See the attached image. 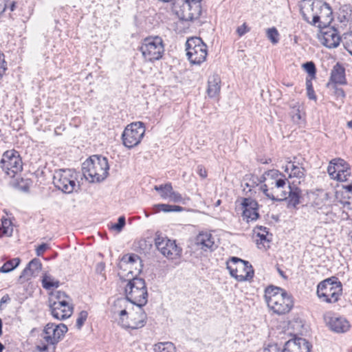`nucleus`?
I'll return each instance as SVG.
<instances>
[{
  "instance_id": "26",
  "label": "nucleus",
  "mask_w": 352,
  "mask_h": 352,
  "mask_svg": "<svg viewBox=\"0 0 352 352\" xmlns=\"http://www.w3.org/2000/svg\"><path fill=\"white\" fill-rule=\"evenodd\" d=\"M221 91V78L219 74L210 76L208 80L207 94L210 98L217 97Z\"/></svg>"
},
{
  "instance_id": "20",
  "label": "nucleus",
  "mask_w": 352,
  "mask_h": 352,
  "mask_svg": "<svg viewBox=\"0 0 352 352\" xmlns=\"http://www.w3.org/2000/svg\"><path fill=\"white\" fill-rule=\"evenodd\" d=\"M243 219L247 222L256 221L259 217L258 203L251 198H243L241 203Z\"/></svg>"
},
{
  "instance_id": "15",
  "label": "nucleus",
  "mask_w": 352,
  "mask_h": 352,
  "mask_svg": "<svg viewBox=\"0 0 352 352\" xmlns=\"http://www.w3.org/2000/svg\"><path fill=\"white\" fill-rule=\"evenodd\" d=\"M67 330V327L65 324L48 323L41 335L42 338L41 340L47 344H56L63 338Z\"/></svg>"
},
{
  "instance_id": "17",
  "label": "nucleus",
  "mask_w": 352,
  "mask_h": 352,
  "mask_svg": "<svg viewBox=\"0 0 352 352\" xmlns=\"http://www.w3.org/2000/svg\"><path fill=\"white\" fill-rule=\"evenodd\" d=\"M232 261L237 263L234 269L230 267V274L238 281L249 280L253 278L254 270L248 261L237 257H232Z\"/></svg>"
},
{
  "instance_id": "57",
  "label": "nucleus",
  "mask_w": 352,
  "mask_h": 352,
  "mask_svg": "<svg viewBox=\"0 0 352 352\" xmlns=\"http://www.w3.org/2000/svg\"><path fill=\"white\" fill-rule=\"evenodd\" d=\"M263 352H281L280 349H278L276 346H271L270 349H265Z\"/></svg>"
},
{
  "instance_id": "32",
  "label": "nucleus",
  "mask_w": 352,
  "mask_h": 352,
  "mask_svg": "<svg viewBox=\"0 0 352 352\" xmlns=\"http://www.w3.org/2000/svg\"><path fill=\"white\" fill-rule=\"evenodd\" d=\"M287 192L284 188H274L272 187L271 200L275 201L287 200Z\"/></svg>"
},
{
  "instance_id": "33",
  "label": "nucleus",
  "mask_w": 352,
  "mask_h": 352,
  "mask_svg": "<svg viewBox=\"0 0 352 352\" xmlns=\"http://www.w3.org/2000/svg\"><path fill=\"white\" fill-rule=\"evenodd\" d=\"M155 352H175V346L170 342H159L154 345Z\"/></svg>"
},
{
  "instance_id": "14",
  "label": "nucleus",
  "mask_w": 352,
  "mask_h": 352,
  "mask_svg": "<svg viewBox=\"0 0 352 352\" xmlns=\"http://www.w3.org/2000/svg\"><path fill=\"white\" fill-rule=\"evenodd\" d=\"M155 245L158 251L169 260L179 258L182 252V249L177 246L175 241L170 240L167 237L156 236Z\"/></svg>"
},
{
  "instance_id": "4",
  "label": "nucleus",
  "mask_w": 352,
  "mask_h": 352,
  "mask_svg": "<svg viewBox=\"0 0 352 352\" xmlns=\"http://www.w3.org/2000/svg\"><path fill=\"white\" fill-rule=\"evenodd\" d=\"M126 300L135 305L144 306L148 301V291L143 278L133 277L127 280L124 287Z\"/></svg>"
},
{
  "instance_id": "59",
  "label": "nucleus",
  "mask_w": 352,
  "mask_h": 352,
  "mask_svg": "<svg viewBox=\"0 0 352 352\" xmlns=\"http://www.w3.org/2000/svg\"><path fill=\"white\" fill-rule=\"evenodd\" d=\"M66 295L64 292H57V294L56 296V298L58 299V300H63L62 298L65 297Z\"/></svg>"
},
{
  "instance_id": "6",
  "label": "nucleus",
  "mask_w": 352,
  "mask_h": 352,
  "mask_svg": "<svg viewBox=\"0 0 352 352\" xmlns=\"http://www.w3.org/2000/svg\"><path fill=\"white\" fill-rule=\"evenodd\" d=\"M342 294V285L337 277L331 276L321 281L317 287V295L323 302L335 303Z\"/></svg>"
},
{
  "instance_id": "23",
  "label": "nucleus",
  "mask_w": 352,
  "mask_h": 352,
  "mask_svg": "<svg viewBox=\"0 0 352 352\" xmlns=\"http://www.w3.org/2000/svg\"><path fill=\"white\" fill-rule=\"evenodd\" d=\"M327 323L331 331L338 333L346 332L350 328L349 322L341 316L329 317Z\"/></svg>"
},
{
  "instance_id": "31",
  "label": "nucleus",
  "mask_w": 352,
  "mask_h": 352,
  "mask_svg": "<svg viewBox=\"0 0 352 352\" xmlns=\"http://www.w3.org/2000/svg\"><path fill=\"white\" fill-rule=\"evenodd\" d=\"M154 212L163 211L164 212H180L183 210L182 207L175 205H169L166 204H155L153 207Z\"/></svg>"
},
{
  "instance_id": "44",
  "label": "nucleus",
  "mask_w": 352,
  "mask_h": 352,
  "mask_svg": "<svg viewBox=\"0 0 352 352\" xmlns=\"http://www.w3.org/2000/svg\"><path fill=\"white\" fill-rule=\"evenodd\" d=\"M28 266L33 271V273L38 272L41 269V263L37 258L32 259L28 265Z\"/></svg>"
},
{
  "instance_id": "42",
  "label": "nucleus",
  "mask_w": 352,
  "mask_h": 352,
  "mask_svg": "<svg viewBox=\"0 0 352 352\" xmlns=\"http://www.w3.org/2000/svg\"><path fill=\"white\" fill-rule=\"evenodd\" d=\"M265 175H267L268 179L270 180V182L276 180L280 177H284V174L275 169L265 171Z\"/></svg>"
},
{
  "instance_id": "41",
  "label": "nucleus",
  "mask_w": 352,
  "mask_h": 352,
  "mask_svg": "<svg viewBox=\"0 0 352 352\" xmlns=\"http://www.w3.org/2000/svg\"><path fill=\"white\" fill-rule=\"evenodd\" d=\"M286 181L287 179L284 175V177H280L276 180L270 182L269 184L271 187H274V188H285V187H286Z\"/></svg>"
},
{
  "instance_id": "19",
  "label": "nucleus",
  "mask_w": 352,
  "mask_h": 352,
  "mask_svg": "<svg viewBox=\"0 0 352 352\" xmlns=\"http://www.w3.org/2000/svg\"><path fill=\"white\" fill-rule=\"evenodd\" d=\"M316 212L315 217L320 223H331L337 219V215L332 211V207L329 205H320L316 203L314 206Z\"/></svg>"
},
{
  "instance_id": "54",
  "label": "nucleus",
  "mask_w": 352,
  "mask_h": 352,
  "mask_svg": "<svg viewBox=\"0 0 352 352\" xmlns=\"http://www.w3.org/2000/svg\"><path fill=\"white\" fill-rule=\"evenodd\" d=\"M307 96L311 100H316V96L314 93V88L307 89Z\"/></svg>"
},
{
  "instance_id": "27",
  "label": "nucleus",
  "mask_w": 352,
  "mask_h": 352,
  "mask_svg": "<svg viewBox=\"0 0 352 352\" xmlns=\"http://www.w3.org/2000/svg\"><path fill=\"white\" fill-rule=\"evenodd\" d=\"M284 170L288 174L289 178L295 177L300 179L305 176V169L301 166L296 165L291 161L288 162Z\"/></svg>"
},
{
  "instance_id": "50",
  "label": "nucleus",
  "mask_w": 352,
  "mask_h": 352,
  "mask_svg": "<svg viewBox=\"0 0 352 352\" xmlns=\"http://www.w3.org/2000/svg\"><path fill=\"white\" fill-rule=\"evenodd\" d=\"M306 70L308 76L307 78H309L312 80L313 79H315L316 78V67H304Z\"/></svg>"
},
{
  "instance_id": "28",
  "label": "nucleus",
  "mask_w": 352,
  "mask_h": 352,
  "mask_svg": "<svg viewBox=\"0 0 352 352\" xmlns=\"http://www.w3.org/2000/svg\"><path fill=\"white\" fill-rule=\"evenodd\" d=\"M334 85H346L347 83L345 76L344 67H334L331 71L330 81Z\"/></svg>"
},
{
  "instance_id": "3",
  "label": "nucleus",
  "mask_w": 352,
  "mask_h": 352,
  "mask_svg": "<svg viewBox=\"0 0 352 352\" xmlns=\"http://www.w3.org/2000/svg\"><path fill=\"white\" fill-rule=\"evenodd\" d=\"M109 166L107 159L93 155L82 164V171L85 178L90 182L103 181L109 175Z\"/></svg>"
},
{
  "instance_id": "51",
  "label": "nucleus",
  "mask_w": 352,
  "mask_h": 352,
  "mask_svg": "<svg viewBox=\"0 0 352 352\" xmlns=\"http://www.w3.org/2000/svg\"><path fill=\"white\" fill-rule=\"evenodd\" d=\"M292 113V120L294 122H298L302 119L301 113L300 112V110L298 109H294Z\"/></svg>"
},
{
  "instance_id": "10",
  "label": "nucleus",
  "mask_w": 352,
  "mask_h": 352,
  "mask_svg": "<svg viewBox=\"0 0 352 352\" xmlns=\"http://www.w3.org/2000/svg\"><path fill=\"white\" fill-rule=\"evenodd\" d=\"M0 167L10 178L20 173L23 170V162L19 152L14 149L5 151L0 161Z\"/></svg>"
},
{
  "instance_id": "38",
  "label": "nucleus",
  "mask_w": 352,
  "mask_h": 352,
  "mask_svg": "<svg viewBox=\"0 0 352 352\" xmlns=\"http://www.w3.org/2000/svg\"><path fill=\"white\" fill-rule=\"evenodd\" d=\"M327 87L333 91V94L336 97L337 99L340 98L342 102H343V100L345 98L346 95L344 90L342 88H338L337 85H334L331 82H328L327 84Z\"/></svg>"
},
{
  "instance_id": "18",
  "label": "nucleus",
  "mask_w": 352,
  "mask_h": 352,
  "mask_svg": "<svg viewBox=\"0 0 352 352\" xmlns=\"http://www.w3.org/2000/svg\"><path fill=\"white\" fill-rule=\"evenodd\" d=\"M50 309L52 316L59 320L69 318L73 313V307L65 300L54 301Z\"/></svg>"
},
{
  "instance_id": "55",
  "label": "nucleus",
  "mask_w": 352,
  "mask_h": 352,
  "mask_svg": "<svg viewBox=\"0 0 352 352\" xmlns=\"http://www.w3.org/2000/svg\"><path fill=\"white\" fill-rule=\"evenodd\" d=\"M237 265L238 264L236 262H234L232 261V257L230 260L228 262H227V269L230 271V267H232V268L233 267V269H234Z\"/></svg>"
},
{
  "instance_id": "45",
  "label": "nucleus",
  "mask_w": 352,
  "mask_h": 352,
  "mask_svg": "<svg viewBox=\"0 0 352 352\" xmlns=\"http://www.w3.org/2000/svg\"><path fill=\"white\" fill-rule=\"evenodd\" d=\"M34 274L33 271L27 265L25 268L22 271L19 280L22 282L27 280Z\"/></svg>"
},
{
  "instance_id": "61",
  "label": "nucleus",
  "mask_w": 352,
  "mask_h": 352,
  "mask_svg": "<svg viewBox=\"0 0 352 352\" xmlns=\"http://www.w3.org/2000/svg\"><path fill=\"white\" fill-rule=\"evenodd\" d=\"M344 188L346 190V192L352 194V184L346 185L344 186Z\"/></svg>"
},
{
  "instance_id": "52",
  "label": "nucleus",
  "mask_w": 352,
  "mask_h": 352,
  "mask_svg": "<svg viewBox=\"0 0 352 352\" xmlns=\"http://www.w3.org/2000/svg\"><path fill=\"white\" fill-rule=\"evenodd\" d=\"M197 173L199 174V175L201 177H202L204 179L207 177V171H206V168L201 165L198 166Z\"/></svg>"
},
{
  "instance_id": "43",
  "label": "nucleus",
  "mask_w": 352,
  "mask_h": 352,
  "mask_svg": "<svg viewBox=\"0 0 352 352\" xmlns=\"http://www.w3.org/2000/svg\"><path fill=\"white\" fill-rule=\"evenodd\" d=\"M88 316V313L86 311H82L80 312L78 318L76 320V326L78 329H80L85 322L86 321Z\"/></svg>"
},
{
  "instance_id": "37",
  "label": "nucleus",
  "mask_w": 352,
  "mask_h": 352,
  "mask_svg": "<svg viewBox=\"0 0 352 352\" xmlns=\"http://www.w3.org/2000/svg\"><path fill=\"white\" fill-rule=\"evenodd\" d=\"M265 32L267 38L273 45H276L279 42L280 34L276 28H267Z\"/></svg>"
},
{
  "instance_id": "56",
  "label": "nucleus",
  "mask_w": 352,
  "mask_h": 352,
  "mask_svg": "<svg viewBox=\"0 0 352 352\" xmlns=\"http://www.w3.org/2000/svg\"><path fill=\"white\" fill-rule=\"evenodd\" d=\"M257 180L259 183L262 184L269 179H268L267 175H265V172L259 178H257Z\"/></svg>"
},
{
  "instance_id": "16",
  "label": "nucleus",
  "mask_w": 352,
  "mask_h": 352,
  "mask_svg": "<svg viewBox=\"0 0 352 352\" xmlns=\"http://www.w3.org/2000/svg\"><path fill=\"white\" fill-rule=\"evenodd\" d=\"M327 172L331 179L344 182L350 175V166L344 160L335 158L330 161Z\"/></svg>"
},
{
  "instance_id": "49",
  "label": "nucleus",
  "mask_w": 352,
  "mask_h": 352,
  "mask_svg": "<svg viewBox=\"0 0 352 352\" xmlns=\"http://www.w3.org/2000/svg\"><path fill=\"white\" fill-rule=\"evenodd\" d=\"M34 352H49L48 344H47L45 342H43V340H41L40 343L36 345Z\"/></svg>"
},
{
  "instance_id": "39",
  "label": "nucleus",
  "mask_w": 352,
  "mask_h": 352,
  "mask_svg": "<svg viewBox=\"0 0 352 352\" xmlns=\"http://www.w3.org/2000/svg\"><path fill=\"white\" fill-rule=\"evenodd\" d=\"M1 233H3L6 236H10L13 231L11 221L8 219H2L1 224Z\"/></svg>"
},
{
  "instance_id": "25",
  "label": "nucleus",
  "mask_w": 352,
  "mask_h": 352,
  "mask_svg": "<svg viewBox=\"0 0 352 352\" xmlns=\"http://www.w3.org/2000/svg\"><path fill=\"white\" fill-rule=\"evenodd\" d=\"M196 244L204 251H212L216 248L214 237L208 232L199 233L196 237Z\"/></svg>"
},
{
  "instance_id": "62",
  "label": "nucleus",
  "mask_w": 352,
  "mask_h": 352,
  "mask_svg": "<svg viewBox=\"0 0 352 352\" xmlns=\"http://www.w3.org/2000/svg\"><path fill=\"white\" fill-rule=\"evenodd\" d=\"M6 10V5L3 1L0 2V14Z\"/></svg>"
},
{
  "instance_id": "64",
  "label": "nucleus",
  "mask_w": 352,
  "mask_h": 352,
  "mask_svg": "<svg viewBox=\"0 0 352 352\" xmlns=\"http://www.w3.org/2000/svg\"><path fill=\"white\" fill-rule=\"evenodd\" d=\"M7 67H0V78L5 74Z\"/></svg>"
},
{
  "instance_id": "5",
  "label": "nucleus",
  "mask_w": 352,
  "mask_h": 352,
  "mask_svg": "<svg viewBox=\"0 0 352 352\" xmlns=\"http://www.w3.org/2000/svg\"><path fill=\"white\" fill-rule=\"evenodd\" d=\"M319 39L328 48L336 47L342 41L344 47L352 55V32L344 34L341 38L336 28L327 27V25L322 26Z\"/></svg>"
},
{
  "instance_id": "46",
  "label": "nucleus",
  "mask_w": 352,
  "mask_h": 352,
  "mask_svg": "<svg viewBox=\"0 0 352 352\" xmlns=\"http://www.w3.org/2000/svg\"><path fill=\"white\" fill-rule=\"evenodd\" d=\"M168 199H170V201L176 203H179L183 201V198L181 194L179 193L178 192L174 191L173 189L169 194Z\"/></svg>"
},
{
  "instance_id": "48",
  "label": "nucleus",
  "mask_w": 352,
  "mask_h": 352,
  "mask_svg": "<svg viewBox=\"0 0 352 352\" xmlns=\"http://www.w3.org/2000/svg\"><path fill=\"white\" fill-rule=\"evenodd\" d=\"M50 248V245L47 243H42L36 249V254L38 256H41L43 253Z\"/></svg>"
},
{
  "instance_id": "63",
  "label": "nucleus",
  "mask_w": 352,
  "mask_h": 352,
  "mask_svg": "<svg viewBox=\"0 0 352 352\" xmlns=\"http://www.w3.org/2000/svg\"><path fill=\"white\" fill-rule=\"evenodd\" d=\"M8 300H10V298L8 295L6 296H4L2 297L1 300V303H4V302H6Z\"/></svg>"
},
{
  "instance_id": "53",
  "label": "nucleus",
  "mask_w": 352,
  "mask_h": 352,
  "mask_svg": "<svg viewBox=\"0 0 352 352\" xmlns=\"http://www.w3.org/2000/svg\"><path fill=\"white\" fill-rule=\"evenodd\" d=\"M248 30H247V27L245 24L237 28V32L239 36H242L245 34Z\"/></svg>"
},
{
  "instance_id": "34",
  "label": "nucleus",
  "mask_w": 352,
  "mask_h": 352,
  "mask_svg": "<svg viewBox=\"0 0 352 352\" xmlns=\"http://www.w3.org/2000/svg\"><path fill=\"white\" fill-rule=\"evenodd\" d=\"M59 281L51 276L45 275L42 280L43 287L46 289L57 288L59 286Z\"/></svg>"
},
{
  "instance_id": "13",
  "label": "nucleus",
  "mask_w": 352,
  "mask_h": 352,
  "mask_svg": "<svg viewBox=\"0 0 352 352\" xmlns=\"http://www.w3.org/2000/svg\"><path fill=\"white\" fill-rule=\"evenodd\" d=\"M186 55L192 64L202 63L207 56V47L199 38H191L186 41Z\"/></svg>"
},
{
  "instance_id": "47",
  "label": "nucleus",
  "mask_w": 352,
  "mask_h": 352,
  "mask_svg": "<svg viewBox=\"0 0 352 352\" xmlns=\"http://www.w3.org/2000/svg\"><path fill=\"white\" fill-rule=\"evenodd\" d=\"M259 190L265 195L266 197L271 199L272 187L269 188L267 184H263L260 186Z\"/></svg>"
},
{
  "instance_id": "30",
  "label": "nucleus",
  "mask_w": 352,
  "mask_h": 352,
  "mask_svg": "<svg viewBox=\"0 0 352 352\" xmlns=\"http://www.w3.org/2000/svg\"><path fill=\"white\" fill-rule=\"evenodd\" d=\"M338 19L340 23H352V8L350 5H343L340 7Z\"/></svg>"
},
{
  "instance_id": "12",
  "label": "nucleus",
  "mask_w": 352,
  "mask_h": 352,
  "mask_svg": "<svg viewBox=\"0 0 352 352\" xmlns=\"http://www.w3.org/2000/svg\"><path fill=\"white\" fill-rule=\"evenodd\" d=\"M145 127L141 122H133L124 129L122 140L123 144L131 148L138 145L144 135Z\"/></svg>"
},
{
  "instance_id": "40",
  "label": "nucleus",
  "mask_w": 352,
  "mask_h": 352,
  "mask_svg": "<svg viewBox=\"0 0 352 352\" xmlns=\"http://www.w3.org/2000/svg\"><path fill=\"white\" fill-rule=\"evenodd\" d=\"M126 223L125 217L121 216L118 218V223L111 224L110 229L116 230L118 232L122 231Z\"/></svg>"
},
{
  "instance_id": "9",
  "label": "nucleus",
  "mask_w": 352,
  "mask_h": 352,
  "mask_svg": "<svg viewBox=\"0 0 352 352\" xmlns=\"http://www.w3.org/2000/svg\"><path fill=\"white\" fill-rule=\"evenodd\" d=\"M201 0H177L173 3L176 14L184 21L197 19L201 13Z\"/></svg>"
},
{
  "instance_id": "21",
  "label": "nucleus",
  "mask_w": 352,
  "mask_h": 352,
  "mask_svg": "<svg viewBox=\"0 0 352 352\" xmlns=\"http://www.w3.org/2000/svg\"><path fill=\"white\" fill-rule=\"evenodd\" d=\"M312 345L305 338H295L288 340L281 352H311Z\"/></svg>"
},
{
  "instance_id": "36",
  "label": "nucleus",
  "mask_w": 352,
  "mask_h": 352,
  "mask_svg": "<svg viewBox=\"0 0 352 352\" xmlns=\"http://www.w3.org/2000/svg\"><path fill=\"white\" fill-rule=\"evenodd\" d=\"M20 263L19 258H14L6 262L2 267H0V272L8 273L14 270Z\"/></svg>"
},
{
  "instance_id": "2",
  "label": "nucleus",
  "mask_w": 352,
  "mask_h": 352,
  "mask_svg": "<svg viewBox=\"0 0 352 352\" xmlns=\"http://www.w3.org/2000/svg\"><path fill=\"white\" fill-rule=\"evenodd\" d=\"M264 296L269 309L277 315L286 314L294 307L292 296L280 287L273 285L267 287Z\"/></svg>"
},
{
  "instance_id": "1",
  "label": "nucleus",
  "mask_w": 352,
  "mask_h": 352,
  "mask_svg": "<svg viewBox=\"0 0 352 352\" xmlns=\"http://www.w3.org/2000/svg\"><path fill=\"white\" fill-rule=\"evenodd\" d=\"M303 17L310 24L320 29L332 20V11L329 6L320 0L305 3L302 8Z\"/></svg>"
},
{
  "instance_id": "60",
  "label": "nucleus",
  "mask_w": 352,
  "mask_h": 352,
  "mask_svg": "<svg viewBox=\"0 0 352 352\" xmlns=\"http://www.w3.org/2000/svg\"><path fill=\"white\" fill-rule=\"evenodd\" d=\"M311 81L312 80H311V79H309V78H306V88L307 89L313 88V85H312Z\"/></svg>"
},
{
  "instance_id": "22",
  "label": "nucleus",
  "mask_w": 352,
  "mask_h": 352,
  "mask_svg": "<svg viewBox=\"0 0 352 352\" xmlns=\"http://www.w3.org/2000/svg\"><path fill=\"white\" fill-rule=\"evenodd\" d=\"M254 232L258 238V239H256L258 248L259 249L263 248L265 250L269 248L272 234L269 233L268 229L264 226H257L254 228Z\"/></svg>"
},
{
  "instance_id": "29",
  "label": "nucleus",
  "mask_w": 352,
  "mask_h": 352,
  "mask_svg": "<svg viewBox=\"0 0 352 352\" xmlns=\"http://www.w3.org/2000/svg\"><path fill=\"white\" fill-rule=\"evenodd\" d=\"M287 197L289 206L296 207L300 203V190L298 188H292L289 184Z\"/></svg>"
},
{
  "instance_id": "24",
  "label": "nucleus",
  "mask_w": 352,
  "mask_h": 352,
  "mask_svg": "<svg viewBox=\"0 0 352 352\" xmlns=\"http://www.w3.org/2000/svg\"><path fill=\"white\" fill-rule=\"evenodd\" d=\"M124 264L129 265L128 274L133 273L131 270L133 268V265L138 274L140 273L142 270V260L138 255L135 254L124 255L121 258L120 267Z\"/></svg>"
},
{
  "instance_id": "35",
  "label": "nucleus",
  "mask_w": 352,
  "mask_h": 352,
  "mask_svg": "<svg viewBox=\"0 0 352 352\" xmlns=\"http://www.w3.org/2000/svg\"><path fill=\"white\" fill-rule=\"evenodd\" d=\"M154 189L160 192L162 199H166L168 198L169 194L173 190V186L170 183H167L164 185L155 186Z\"/></svg>"
},
{
  "instance_id": "11",
  "label": "nucleus",
  "mask_w": 352,
  "mask_h": 352,
  "mask_svg": "<svg viewBox=\"0 0 352 352\" xmlns=\"http://www.w3.org/2000/svg\"><path fill=\"white\" fill-rule=\"evenodd\" d=\"M140 50L145 60L150 62L159 60L164 52L163 41L160 36L147 37L144 39Z\"/></svg>"
},
{
  "instance_id": "7",
  "label": "nucleus",
  "mask_w": 352,
  "mask_h": 352,
  "mask_svg": "<svg viewBox=\"0 0 352 352\" xmlns=\"http://www.w3.org/2000/svg\"><path fill=\"white\" fill-rule=\"evenodd\" d=\"M76 173L73 169H60L55 172L53 177L55 187L67 194L80 189V184H76Z\"/></svg>"
},
{
  "instance_id": "58",
  "label": "nucleus",
  "mask_w": 352,
  "mask_h": 352,
  "mask_svg": "<svg viewBox=\"0 0 352 352\" xmlns=\"http://www.w3.org/2000/svg\"><path fill=\"white\" fill-rule=\"evenodd\" d=\"M104 270V264L100 263L97 265L96 271L99 273H102Z\"/></svg>"
},
{
  "instance_id": "8",
  "label": "nucleus",
  "mask_w": 352,
  "mask_h": 352,
  "mask_svg": "<svg viewBox=\"0 0 352 352\" xmlns=\"http://www.w3.org/2000/svg\"><path fill=\"white\" fill-rule=\"evenodd\" d=\"M144 306L136 305L131 311L126 309L120 311L119 323L125 329H138L145 326L147 315L143 309Z\"/></svg>"
}]
</instances>
